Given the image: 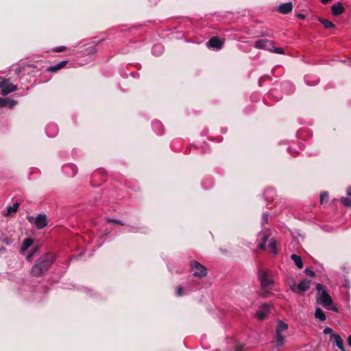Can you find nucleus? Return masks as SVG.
Here are the masks:
<instances>
[{"label": "nucleus", "mask_w": 351, "mask_h": 351, "mask_svg": "<svg viewBox=\"0 0 351 351\" xmlns=\"http://www.w3.org/2000/svg\"><path fill=\"white\" fill-rule=\"evenodd\" d=\"M56 259L55 255L51 252H47L40 256L33 265L31 274L35 277L41 276L51 267Z\"/></svg>", "instance_id": "nucleus-1"}, {"label": "nucleus", "mask_w": 351, "mask_h": 351, "mask_svg": "<svg viewBox=\"0 0 351 351\" xmlns=\"http://www.w3.org/2000/svg\"><path fill=\"white\" fill-rule=\"evenodd\" d=\"M316 289L318 291L317 302L321 304L328 310L337 311V308L332 304V300L330 295L328 293L325 287L322 284L318 283L316 285Z\"/></svg>", "instance_id": "nucleus-2"}, {"label": "nucleus", "mask_w": 351, "mask_h": 351, "mask_svg": "<svg viewBox=\"0 0 351 351\" xmlns=\"http://www.w3.org/2000/svg\"><path fill=\"white\" fill-rule=\"evenodd\" d=\"M258 278L263 289L267 291L271 289L274 285V280L269 271L265 269L260 270L258 271Z\"/></svg>", "instance_id": "nucleus-3"}, {"label": "nucleus", "mask_w": 351, "mask_h": 351, "mask_svg": "<svg viewBox=\"0 0 351 351\" xmlns=\"http://www.w3.org/2000/svg\"><path fill=\"white\" fill-rule=\"evenodd\" d=\"M272 307L273 306L271 304L267 303L261 305L256 312L255 317L259 320L264 319L269 315Z\"/></svg>", "instance_id": "nucleus-4"}, {"label": "nucleus", "mask_w": 351, "mask_h": 351, "mask_svg": "<svg viewBox=\"0 0 351 351\" xmlns=\"http://www.w3.org/2000/svg\"><path fill=\"white\" fill-rule=\"evenodd\" d=\"M191 267L194 276L202 278L207 274L206 268L195 261L191 262Z\"/></svg>", "instance_id": "nucleus-5"}, {"label": "nucleus", "mask_w": 351, "mask_h": 351, "mask_svg": "<svg viewBox=\"0 0 351 351\" xmlns=\"http://www.w3.org/2000/svg\"><path fill=\"white\" fill-rule=\"evenodd\" d=\"M28 219L31 223H34L38 229H43L47 225V217L43 214H39L35 218L30 217Z\"/></svg>", "instance_id": "nucleus-6"}, {"label": "nucleus", "mask_w": 351, "mask_h": 351, "mask_svg": "<svg viewBox=\"0 0 351 351\" xmlns=\"http://www.w3.org/2000/svg\"><path fill=\"white\" fill-rule=\"evenodd\" d=\"M1 94L3 96L16 90V86L9 82L8 80H3L0 82Z\"/></svg>", "instance_id": "nucleus-7"}, {"label": "nucleus", "mask_w": 351, "mask_h": 351, "mask_svg": "<svg viewBox=\"0 0 351 351\" xmlns=\"http://www.w3.org/2000/svg\"><path fill=\"white\" fill-rule=\"evenodd\" d=\"M311 281L309 280L304 279L298 285L293 283V285L291 287V289L293 292L304 293L309 289Z\"/></svg>", "instance_id": "nucleus-8"}, {"label": "nucleus", "mask_w": 351, "mask_h": 351, "mask_svg": "<svg viewBox=\"0 0 351 351\" xmlns=\"http://www.w3.org/2000/svg\"><path fill=\"white\" fill-rule=\"evenodd\" d=\"M254 47L257 49L271 51L273 47V41L267 39H260L255 42Z\"/></svg>", "instance_id": "nucleus-9"}, {"label": "nucleus", "mask_w": 351, "mask_h": 351, "mask_svg": "<svg viewBox=\"0 0 351 351\" xmlns=\"http://www.w3.org/2000/svg\"><path fill=\"white\" fill-rule=\"evenodd\" d=\"M64 173L69 177H73L77 173V168L73 164H66L62 167Z\"/></svg>", "instance_id": "nucleus-10"}, {"label": "nucleus", "mask_w": 351, "mask_h": 351, "mask_svg": "<svg viewBox=\"0 0 351 351\" xmlns=\"http://www.w3.org/2000/svg\"><path fill=\"white\" fill-rule=\"evenodd\" d=\"M207 45L210 48L221 49L223 47V43L218 37L214 36L208 40Z\"/></svg>", "instance_id": "nucleus-11"}, {"label": "nucleus", "mask_w": 351, "mask_h": 351, "mask_svg": "<svg viewBox=\"0 0 351 351\" xmlns=\"http://www.w3.org/2000/svg\"><path fill=\"white\" fill-rule=\"evenodd\" d=\"M58 132V128L55 123H49L46 128V134L49 137H54Z\"/></svg>", "instance_id": "nucleus-12"}, {"label": "nucleus", "mask_w": 351, "mask_h": 351, "mask_svg": "<svg viewBox=\"0 0 351 351\" xmlns=\"http://www.w3.org/2000/svg\"><path fill=\"white\" fill-rule=\"evenodd\" d=\"M34 239L32 238H26L23 241L21 248H20V254H24L25 252L33 245Z\"/></svg>", "instance_id": "nucleus-13"}, {"label": "nucleus", "mask_w": 351, "mask_h": 351, "mask_svg": "<svg viewBox=\"0 0 351 351\" xmlns=\"http://www.w3.org/2000/svg\"><path fill=\"white\" fill-rule=\"evenodd\" d=\"M331 339H333L334 343L341 350V351H346L344 345H343V341L342 338L340 337L338 334H332Z\"/></svg>", "instance_id": "nucleus-14"}, {"label": "nucleus", "mask_w": 351, "mask_h": 351, "mask_svg": "<svg viewBox=\"0 0 351 351\" xmlns=\"http://www.w3.org/2000/svg\"><path fill=\"white\" fill-rule=\"evenodd\" d=\"M293 5L291 2L283 3L278 8L279 12L287 14L292 11Z\"/></svg>", "instance_id": "nucleus-15"}, {"label": "nucleus", "mask_w": 351, "mask_h": 351, "mask_svg": "<svg viewBox=\"0 0 351 351\" xmlns=\"http://www.w3.org/2000/svg\"><path fill=\"white\" fill-rule=\"evenodd\" d=\"M16 104V101L8 98L0 97V107L8 106L10 108H13Z\"/></svg>", "instance_id": "nucleus-16"}, {"label": "nucleus", "mask_w": 351, "mask_h": 351, "mask_svg": "<svg viewBox=\"0 0 351 351\" xmlns=\"http://www.w3.org/2000/svg\"><path fill=\"white\" fill-rule=\"evenodd\" d=\"M331 11L333 15L338 16L343 12L344 8L341 3H337L332 5Z\"/></svg>", "instance_id": "nucleus-17"}, {"label": "nucleus", "mask_w": 351, "mask_h": 351, "mask_svg": "<svg viewBox=\"0 0 351 351\" xmlns=\"http://www.w3.org/2000/svg\"><path fill=\"white\" fill-rule=\"evenodd\" d=\"M288 328V325L281 320H278L276 326V332L282 333L286 331Z\"/></svg>", "instance_id": "nucleus-18"}, {"label": "nucleus", "mask_w": 351, "mask_h": 351, "mask_svg": "<svg viewBox=\"0 0 351 351\" xmlns=\"http://www.w3.org/2000/svg\"><path fill=\"white\" fill-rule=\"evenodd\" d=\"M291 260L294 262L296 267L299 269H302L303 267V262L300 256L296 254H292L291 256Z\"/></svg>", "instance_id": "nucleus-19"}, {"label": "nucleus", "mask_w": 351, "mask_h": 351, "mask_svg": "<svg viewBox=\"0 0 351 351\" xmlns=\"http://www.w3.org/2000/svg\"><path fill=\"white\" fill-rule=\"evenodd\" d=\"M152 127L157 134L160 135L163 133V127L160 121H154L152 123Z\"/></svg>", "instance_id": "nucleus-20"}, {"label": "nucleus", "mask_w": 351, "mask_h": 351, "mask_svg": "<svg viewBox=\"0 0 351 351\" xmlns=\"http://www.w3.org/2000/svg\"><path fill=\"white\" fill-rule=\"evenodd\" d=\"M315 317L319 321L324 322L326 317L324 311L320 308H317L315 312Z\"/></svg>", "instance_id": "nucleus-21"}, {"label": "nucleus", "mask_w": 351, "mask_h": 351, "mask_svg": "<svg viewBox=\"0 0 351 351\" xmlns=\"http://www.w3.org/2000/svg\"><path fill=\"white\" fill-rule=\"evenodd\" d=\"M163 46L160 44L154 45L152 48V53L155 56H160L163 53Z\"/></svg>", "instance_id": "nucleus-22"}, {"label": "nucleus", "mask_w": 351, "mask_h": 351, "mask_svg": "<svg viewBox=\"0 0 351 351\" xmlns=\"http://www.w3.org/2000/svg\"><path fill=\"white\" fill-rule=\"evenodd\" d=\"M66 63H67L66 61H62L61 62H60L56 65L49 66L48 68V71H52V72L56 71L63 68L66 65Z\"/></svg>", "instance_id": "nucleus-23"}, {"label": "nucleus", "mask_w": 351, "mask_h": 351, "mask_svg": "<svg viewBox=\"0 0 351 351\" xmlns=\"http://www.w3.org/2000/svg\"><path fill=\"white\" fill-rule=\"evenodd\" d=\"M276 343L277 346H281L285 343V337L281 333H277L276 335Z\"/></svg>", "instance_id": "nucleus-24"}, {"label": "nucleus", "mask_w": 351, "mask_h": 351, "mask_svg": "<svg viewBox=\"0 0 351 351\" xmlns=\"http://www.w3.org/2000/svg\"><path fill=\"white\" fill-rule=\"evenodd\" d=\"M269 247L274 254H276L278 253L276 250V241L274 239L272 238L269 240Z\"/></svg>", "instance_id": "nucleus-25"}, {"label": "nucleus", "mask_w": 351, "mask_h": 351, "mask_svg": "<svg viewBox=\"0 0 351 351\" xmlns=\"http://www.w3.org/2000/svg\"><path fill=\"white\" fill-rule=\"evenodd\" d=\"M319 22L324 26L325 28L328 29L335 26L334 23L327 19H319Z\"/></svg>", "instance_id": "nucleus-26"}, {"label": "nucleus", "mask_w": 351, "mask_h": 351, "mask_svg": "<svg viewBox=\"0 0 351 351\" xmlns=\"http://www.w3.org/2000/svg\"><path fill=\"white\" fill-rule=\"evenodd\" d=\"M19 203H15V204H13V206H8L7 208L6 215H10L12 213L16 212V210L19 208Z\"/></svg>", "instance_id": "nucleus-27"}, {"label": "nucleus", "mask_w": 351, "mask_h": 351, "mask_svg": "<svg viewBox=\"0 0 351 351\" xmlns=\"http://www.w3.org/2000/svg\"><path fill=\"white\" fill-rule=\"evenodd\" d=\"M262 242L258 244V247L261 250H264L266 247V241L267 240V236L264 233L262 238Z\"/></svg>", "instance_id": "nucleus-28"}, {"label": "nucleus", "mask_w": 351, "mask_h": 351, "mask_svg": "<svg viewBox=\"0 0 351 351\" xmlns=\"http://www.w3.org/2000/svg\"><path fill=\"white\" fill-rule=\"evenodd\" d=\"M38 250V247H35L31 252H29L27 256L26 259L28 262H31L32 261V258L34 254Z\"/></svg>", "instance_id": "nucleus-29"}, {"label": "nucleus", "mask_w": 351, "mask_h": 351, "mask_svg": "<svg viewBox=\"0 0 351 351\" xmlns=\"http://www.w3.org/2000/svg\"><path fill=\"white\" fill-rule=\"evenodd\" d=\"M340 202L346 206H351V198L343 197L341 199Z\"/></svg>", "instance_id": "nucleus-30"}, {"label": "nucleus", "mask_w": 351, "mask_h": 351, "mask_svg": "<svg viewBox=\"0 0 351 351\" xmlns=\"http://www.w3.org/2000/svg\"><path fill=\"white\" fill-rule=\"evenodd\" d=\"M274 53H278V54H285V51L282 47H275L273 45L272 49H271V51Z\"/></svg>", "instance_id": "nucleus-31"}, {"label": "nucleus", "mask_w": 351, "mask_h": 351, "mask_svg": "<svg viewBox=\"0 0 351 351\" xmlns=\"http://www.w3.org/2000/svg\"><path fill=\"white\" fill-rule=\"evenodd\" d=\"M328 198V194L327 192H323L320 195V203L323 204Z\"/></svg>", "instance_id": "nucleus-32"}, {"label": "nucleus", "mask_w": 351, "mask_h": 351, "mask_svg": "<svg viewBox=\"0 0 351 351\" xmlns=\"http://www.w3.org/2000/svg\"><path fill=\"white\" fill-rule=\"evenodd\" d=\"M106 220L108 222L114 223L119 224L121 226L124 225L121 221H119V220H115V219H110V218H107Z\"/></svg>", "instance_id": "nucleus-33"}, {"label": "nucleus", "mask_w": 351, "mask_h": 351, "mask_svg": "<svg viewBox=\"0 0 351 351\" xmlns=\"http://www.w3.org/2000/svg\"><path fill=\"white\" fill-rule=\"evenodd\" d=\"M184 292H183V288L181 286H179L178 288H177V293H176V295L178 296H182L183 295Z\"/></svg>", "instance_id": "nucleus-34"}, {"label": "nucleus", "mask_w": 351, "mask_h": 351, "mask_svg": "<svg viewBox=\"0 0 351 351\" xmlns=\"http://www.w3.org/2000/svg\"><path fill=\"white\" fill-rule=\"evenodd\" d=\"M268 213H263V216H262V223H267V221H268Z\"/></svg>", "instance_id": "nucleus-35"}, {"label": "nucleus", "mask_w": 351, "mask_h": 351, "mask_svg": "<svg viewBox=\"0 0 351 351\" xmlns=\"http://www.w3.org/2000/svg\"><path fill=\"white\" fill-rule=\"evenodd\" d=\"M305 274L309 276H314L315 272L309 269H306L304 271Z\"/></svg>", "instance_id": "nucleus-36"}, {"label": "nucleus", "mask_w": 351, "mask_h": 351, "mask_svg": "<svg viewBox=\"0 0 351 351\" xmlns=\"http://www.w3.org/2000/svg\"><path fill=\"white\" fill-rule=\"evenodd\" d=\"M332 330L331 328L326 327L324 329V334H325V335L330 334V333H332Z\"/></svg>", "instance_id": "nucleus-37"}, {"label": "nucleus", "mask_w": 351, "mask_h": 351, "mask_svg": "<svg viewBox=\"0 0 351 351\" xmlns=\"http://www.w3.org/2000/svg\"><path fill=\"white\" fill-rule=\"evenodd\" d=\"M65 49V47H58L56 49V51H58V52H61V51H63Z\"/></svg>", "instance_id": "nucleus-38"}, {"label": "nucleus", "mask_w": 351, "mask_h": 351, "mask_svg": "<svg viewBox=\"0 0 351 351\" xmlns=\"http://www.w3.org/2000/svg\"><path fill=\"white\" fill-rule=\"evenodd\" d=\"M305 81H306V84H307L308 85H315V84H316L317 83V81H318V80H316L315 81V83H314V84H311V83L308 82V77H305Z\"/></svg>", "instance_id": "nucleus-39"}, {"label": "nucleus", "mask_w": 351, "mask_h": 351, "mask_svg": "<svg viewBox=\"0 0 351 351\" xmlns=\"http://www.w3.org/2000/svg\"><path fill=\"white\" fill-rule=\"evenodd\" d=\"M101 173H102L101 171H97L95 172L93 175V178H97V175H99Z\"/></svg>", "instance_id": "nucleus-40"}, {"label": "nucleus", "mask_w": 351, "mask_h": 351, "mask_svg": "<svg viewBox=\"0 0 351 351\" xmlns=\"http://www.w3.org/2000/svg\"><path fill=\"white\" fill-rule=\"evenodd\" d=\"M347 195L351 197V186H349L346 190Z\"/></svg>", "instance_id": "nucleus-41"}, {"label": "nucleus", "mask_w": 351, "mask_h": 351, "mask_svg": "<svg viewBox=\"0 0 351 351\" xmlns=\"http://www.w3.org/2000/svg\"><path fill=\"white\" fill-rule=\"evenodd\" d=\"M348 343L349 346L351 347V335H350L348 338Z\"/></svg>", "instance_id": "nucleus-42"}, {"label": "nucleus", "mask_w": 351, "mask_h": 351, "mask_svg": "<svg viewBox=\"0 0 351 351\" xmlns=\"http://www.w3.org/2000/svg\"><path fill=\"white\" fill-rule=\"evenodd\" d=\"M298 17H299L300 19H304V15L302 14H298Z\"/></svg>", "instance_id": "nucleus-43"}, {"label": "nucleus", "mask_w": 351, "mask_h": 351, "mask_svg": "<svg viewBox=\"0 0 351 351\" xmlns=\"http://www.w3.org/2000/svg\"><path fill=\"white\" fill-rule=\"evenodd\" d=\"M267 193H274V191L272 190H267L265 191V195Z\"/></svg>", "instance_id": "nucleus-44"}, {"label": "nucleus", "mask_w": 351, "mask_h": 351, "mask_svg": "<svg viewBox=\"0 0 351 351\" xmlns=\"http://www.w3.org/2000/svg\"><path fill=\"white\" fill-rule=\"evenodd\" d=\"M263 297L266 298L268 296L267 293H262Z\"/></svg>", "instance_id": "nucleus-45"}, {"label": "nucleus", "mask_w": 351, "mask_h": 351, "mask_svg": "<svg viewBox=\"0 0 351 351\" xmlns=\"http://www.w3.org/2000/svg\"><path fill=\"white\" fill-rule=\"evenodd\" d=\"M4 252L5 251V249L4 247L0 248V252Z\"/></svg>", "instance_id": "nucleus-46"}, {"label": "nucleus", "mask_w": 351, "mask_h": 351, "mask_svg": "<svg viewBox=\"0 0 351 351\" xmlns=\"http://www.w3.org/2000/svg\"><path fill=\"white\" fill-rule=\"evenodd\" d=\"M99 184H100V183H99V184H93V186H98V185H99Z\"/></svg>", "instance_id": "nucleus-47"}]
</instances>
